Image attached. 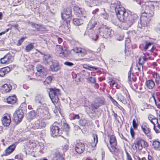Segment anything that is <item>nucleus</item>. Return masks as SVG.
Here are the masks:
<instances>
[{"mask_svg": "<svg viewBox=\"0 0 160 160\" xmlns=\"http://www.w3.org/2000/svg\"><path fill=\"white\" fill-rule=\"evenodd\" d=\"M118 5L115 7V11L117 17L119 21L121 22L120 26L121 28L127 29L135 22L134 17L131 15H128L124 8L122 7L119 2L117 1L115 2Z\"/></svg>", "mask_w": 160, "mask_h": 160, "instance_id": "obj_1", "label": "nucleus"}, {"mask_svg": "<svg viewBox=\"0 0 160 160\" xmlns=\"http://www.w3.org/2000/svg\"><path fill=\"white\" fill-rule=\"evenodd\" d=\"M36 103L40 104L36 110V113L38 116L43 119L50 118V115L46 104L44 103V98L42 95H37L35 98Z\"/></svg>", "mask_w": 160, "mask_h": 160, "instance_id": "obj_2", "label": "nucleus"}, {"mask_svg": "<svg viewBox=\"0 0 160 160\" xmlns=\"http://www.w3.org/2000/svg\"><path fill=\"white\" fill-rule=\"evenodd\" d=\"M49 95L56 108L59 110L60 109V104L58 102V97L60 96V92L59 89L56 88H50L49 89Z\"/></svg>", "mask_w": 160, "mask_h": 160, "instance_id": "obj_3", "label": "nucleus"}, {"mask_svg": "<svg viewBox=\"0 0 160 160\" xmlns=\"http://www.w3.org/2000/svg\"><path fill=\"white\" fill-rule=\"evenodd\" d=\"M44 62L45 64H48L50 62L52 63L50 66V70L56 72L59 69L58 62L57 60H53L49 55H45L43 58Z\"/></svg>", "mask_w": 160, "mask_h": 160, "instance_id": "obj_4", "label": "nucleus"}, {"mask_svg": "<svg viewBox=\"0 0 160 160\" xmlns=\"http://www.w3.org/2000/svg\"><path fill=\"white\" fill-rule=\"evenodd\" d=\"M72 10L70 8H67L63 10L61 14L62 19L67 24L69 23L72 16Z\"/></svg>", "mask_w": 160, "mask_h": 160, "instance_id": "obj_5", "label": "nucleus"}, {"mask_svg": "<svg viewBox=\"0 0 160 160\" xmlns=\"http://www.w3.org/2000/svg\"><path fill=\"white\" fill-rule=\"evenodd\" d=\"M36 68L37 72L35 73L36 76L37 77L45 78L47 74V68L40 64H38Z\"/></svg>", "mask_w": 160, "mask_h": 160, "instance_id": "obj_6", "label": "nucleus"}, {"mask_svg": "<svg viewBox=\"0 0 160 160\" xmlns=\"http://www.w3.org/2000/svg\"><path fill=\"white\" fill-rule=\"evenodd\" d=\"M109 142L112 148V149H109L110 152L114 154H116L119 152V150L116 147L117 141L114 136L112 135L110 136Z\"/></svg>", "mask_w": 160, "mask_h": 160, "instance_id": "obj_7", "label": "nucleus"}, {"mask_svg": "<svg viewBox=\"0 0 160 160\" xmlns=\"http://www.w3.org/2000/svg\"><path fill=\"white\" fill-rule=\"evenodd\" d=\"M94 102L91 104V107L94 109H97L100 106L105 104V99L102 97H97L95 98Z\"/></svg>", "mask_w": 160, "mask_h": 160, "instance_id": "obj_8", "label": "nucleus"}, {"mask_svg": "<svg viewBox=\"0 0 160 160\" xmlns=\"http://www.w3.org/2000/svg\"><path fill=\"white\" fill-rule=\"evenodd\" d=\"M34 66L32 65H29L27 66V67H25L24 69L26 70L27 74L28 75H27L26 77V79L27 80H33L34 78H32L34 75V72L33 69Z\"/></svg>", "mask_w": 160, "mask_h": 160, "instance_id": "obj_9", "label": "nucleus"}, {"mask_svg": "<svg viewBox=\"0 0 160 160\" xmlns=\"http://www.w3.org/2000/svg\"><path fill=\"white\" fill-rule=\"evenodd\" d=\"M98 29H100V31H101L102 32L101 33V35L105 38H108L111 37V34L109 29L106 26H104L102 28H98Z\"/></svg>", "mask_w": 160, "mask_h": 160, "instance_id": "obj_10", "label": "nucleus"}, {"mask_svg": "<svg viewBox=\"0 0 160 160\" xmlns=\"http://www.w3.org/2000/svg\"><path fill=\"white\" fill-rule=\"evenodd\" d=\"M98 23L96 21L92 19L91 20L87 25V29L89 31H92L93 30H92L93 28H96L95 30L97 31V32L98 33L99 32L100 33V29H98V28H100L98 27Z\"/></svg>", "mask_w": 160, "mask_h": 160, "instance_id": "obj_11", "label": "nucleus"}, {"mask_svg": "<svg viewBox=\"0 0 160 160\" xmlns=\"http://www.w3.org/2000/svg\"><path fill=\"white\" fill-rule=\"evenodd\" d=\"M76 152L78 154H81L85 150V145L81 142L77 143L75 148Z\"/></svg>", "mask_w": 160, "mask_h": 160, "instance_id": "obj_12", "label": "nucleus"}, {"mask_svg": "<svg viewBox=\"0 0 160 160\" xmlns=\"http://www.w3.org/2000/svg\"><path fill=\"white\" fill-rule=\"evenodd\" d=\"M50 130L51 135L52 137H54L61 135L59 133V128L58 126L52 125L50 127Z\"/></svg>", "mask_w": 160, "mask_h": 160, "instance_id": "obj_13", "label": "nucleus"}, {"mask_svg": "<svg viewBox=\"0 0 160 160\" xmlns=\"http://www.w3.org/2000/svg\"><path fill=\"white\" fill-rule=\"evenodd\" d=\"M71 51L75 53H78V55L82 57H84L87 54V51L85 49L79 48H75L72 49Z\"/></svg>", "mask_w": 160, "mask_h": 160, "instance_id": "obj_14", "label": "nucleus"}, {"mask_svg": "<svg viewBox=\"0 0 160 160\" xmlns=\"http://www.w3.org/2000/svg\"><path fill=\"white\" fill-rule=\"evenodd\" d=\"M20 108H18L14 113L13 120L16 124H18L20 122Z\"/></svg>", "mask_w": 160, "mask_h": 160, "instance_id": "obj_15", "label": "nucleus"}, {"mask_svg": "<svg viewBox=\"0 0 160 160\" xmlns=\"http://www.w3.org/2000/svg\"><path fill=\"white\" fill-rule=\"evenodd\" d=\"M15 148V144L10 145L6 149L5 152L2 155V156H7L10 155L14 150Z\"/></svg>", "mask_w": 160, "mask_h": 160, "instance_id": "obj_16", "label": "nucleus"}, {"mask_svg": "<svg viewBox=\"0 0 160 160\" xmlns=\"http://www.w3.org/2000/svg\"><path fill=\"white\" fill-rule=\"evenodd\" d=\"M46 125L44 122L42 120L38 119L34 123V128H41L45 127Z\"/></svg>", "mask_w": 160, "mask_h": 160, "instance_id": "obj_17", "label": "nucleus"}, {"mask_svg": "<svg viewBox=\"0 0 160 160\" xmlns=\"http://www.w3.org/2000/svg\"><path fill=\"white\" fill-rule=\"evenodd\" d=\"M142 129L148 138L149 139H151V136L150 135L151 129L147 125L141 126Z\"/></svg>", "mask_w": 160, "mask_h": 160, "instance_id": "obj_18", "label": "nucleus"}, {"mask_svg": "<svg viewBox=\"0 0 160 160\" xmlns=\"http://www.w3.org/2000/svg\"><path fill=\"white\" fill-rule=\"evenodd\" d=\"M10 122V117L8 114H7L6 116H4L2 120V123L5 126H9Z\"/></svg>", "mask_w": 160, "mask_h": 160, "instance_id": "obj_19", "label": "nucleus"}, {"mask_svg": "<svg viewBox=\"0 0 160 160\" xmlns=\"http://www.w3.org/2000/svg\"><path fill=\"white\" fill-rule=\"evenodd\" d=\"M94 30L92 31L90 30L88 31V35L93 40L95 41L97 40L98 38V33H100L99 32L98 33L97 31L95 30V31H94Z\"/></svg>", "mask_w": 160, "mask_h": 160, "instance_id": "obj_20", "label": "nucleus"}, {"mask_svg": "<svg viewBox=\"0 0 160 160\" xmlns=\"http://www.w3.org/2000/svg\"><path fill=\"white\" fill-rule=\"evenodd\" d=\"M10 71V68L8 67L2 68L0 69V76L3 77Z\"/></svg>", "mask_w": 160, "mask_h": 160, "instance_id": "obj_21", "label": "nucleus"}, {"mask_svg": "<svg viewBox=\"0 0 160 160\" xmlns=\"http://www.w3.org/2000/svg\"><path fill=\"white\" fill-rule=\"evenodd\" d=\"M12 88V86L10 85L5 84L2 86L1 89L3 93H7L10 91Z\"/></svg>", "mask_w": 160, "mask_h": 160, "instance_id": "obj_22", "label": "nucleus"}, {"mask_svg": "<svg viewBox=\"0 0 160 160\" xmlns=\"http://www.w3.org/2000/svg\"><path fill=\"white\" fill-rule=\"evenodd\" d=\"M7 102L8 104H13L16 103L17 98L15 95L9 96L7 99Z\"/></svg>", "mask_w": 160, "mask_h": 160, "instance_id": "obj_23", "label": "nucleus"}, {"mask_svg": "<svg viewBox=\"0 0 160 160\" xmlns=\"http://www.w3.org/2000/svg\"><path fill=\"white\" fill-rule=\"evenodd\" d=\"M73 9L75 13L77 16L78 17H81L82 16L83 13L82 9L79 7H75Z\"/></svg>", "mask_w": 160, "mask_h": 160, "instance_id": "obj_24", "label": "nucleus"}, {"mask_svg": "<svg viewBox=\"0 0 160 160\" xmlns=\"http://www.w3.org/2000/svg\"><path fill=\"white\" fill-rule=\"evenodd\" d=\"M116 98L118 100L123 104H126L127 103V101L125 98L120 94H117Z\"/></svg>", "mask_w": 160, "mask_h": 160, "instance_id": "obj_25", "label": "nucleus"}, {"mask_svg": "<svg viewBox=\"0 0 160 160\" xmlns=\"http://www.w3.org/2000/svg\"><path fill=\"white\" fill-rule=\"evenodd\" d=\"M145 84L147 87L149 89H152L155 86L154 82L152 80L147 81Z\"/></svg>", "mask_w": 160, "mask_h": 160, "instance_id": "obj_26", "label": "nucleus"}, {"mask_svg": "<svg viewBox=\"0 0 160 160\" xmlns=\"http://www.w3.org/2000/svg\"><path fill=\"white\" fill-rule=\"evenodd\" d=\"M83 20L80 18H75L73 19V23L76 26L80 25L83 23Z\"/></svg>", "mask_w": 160, "mask_h": 160, "instance_id": "obj_27", "label": "nucleus"}, {"mask_svg": "<svg viewBox=\"0 0 160 160\" xmlns=\"http://www.w3.org/2000/svg\"><path fill=\"white\" fill-rule=\"evenodd\" d=\"M152 146L155 150H159L160 147V142L158 141H153L152 143Z\"/></svg>", "mask_w": 160, "mask_h": 160, "instance_id": "obj_28", "label": "nucleus"}, {"mask_svg": "<svg viewBox=\"0 0 160 160\" xmlns=\"http://www.w3.org/2000/svg\"><path fill=\"white\" fill-rule=\"evenodd\" d=\"M56 52L59 54H64V52L62 49V47L59 45H57L56 47Z\"/></svg>", "mask_w": 160, "mask_h": 160, "instance_id": "obj_29", "label": "nucleus"}, {"mask_svg": "<svg viewBox=\"0 0 160 160\" xmlns=\"http://www.w3.org/2000/svg\"><path fill=\"white\" fill-rule=\"evenodd\" d=\"M132 68H131L128 73V79L129 81H135L136 80V77L131 73Z\"/></svg>", "mask_w": 160, "mask_h": 160, "instance_id": "obj_30", "label": "nucleus"}, {"mask_svg": "<svg viewBox=\"0 0 160 160\" xmlns=\"http://www.w3.org/2000/svg\"><path fill=\"white\" fill-rule=\"evenodd\" d=\"M35 113L34 111H31L28 113L26 116L27 118L28 119H32L35 117Z\"/></svg>", "mask_w": 160, "mask_h": 160, "instance_id": "obj_31", "label": "nucleus"}, {"mask_svg": "<svg viewBox=\"0 0 160 160\" xmlns=\"http://www.w3.org/2000/svg\"><path fill=\"white\" fill-rule=\"evenodd\" d=\"M147 58L144 54L143 56H141L139 59L138 64L143 65L145 62L147 60Z\"/></svg>", "mask_w": 160, "mask_h": 160, "instance_id": "obj_32", "label": "nucleus"}, {"mask_svg": "<svg viewBox=\"0 0 160 160\" xmlns=\"http://www.w3.org/2000/svg\"><path fill=\"white\" fill-rule=\"evenodd\" d=\"M55 158L56 160H63V155L58 152H57L55 153Z\"/></svg>", "mask_w": 160, "mask_h": 160, "instance_id": "obj_33", "label": "nucleus"}, {"mask_svg": "<svg viewBox=\"0 0 160 160\" xmlns=\"http://www.w3.org/2000/svg\"><path fill=\"white\" fill-rule=\"evenodd\" d=\"M31 24L32 28H36L38 31H40L42 26V25H39L33 22H31Z\"/></svg>", "mask_w": 160, "mask_h": 160, "instance_id": "obj_34", "label": "nucleus"}, {"mask_svg": "<svg viewBox=\"0 0 160 160\" xmlns=\"http://www.w3.org/2000/svg\"><path fill=\"white\" fill-rule=\"evenodd\" d=\"M92 137L93 139V142H92L91 145L92 147H95L98 142V138L97 136L95 134H93Z\"/></svg>", "mask_w": 160, "mask_h": 160, "instance_id": "obj_35", "label": "nucleus"}, {"mask_svg": "<svg viewBox=\"0 0 160 160\" xmlns=\"http://www.w3.org/2000/svg\"><path fill=\"white\" fill-rule=\"evenodd\" d=\"M27 146L29 148H34L37 146V144L33 141H29L28 142L27 144Z\"/></svg>", "mask_w": 160, "mask_h": 160, "instance_id": "obj_36", "label": "nucleus"}, {"mask_svg": "<svg viewBox=\"0 0 160 160\" xmlns=\"http://www.w3.org/2000/svg\"><path fill=\"white\" fill-rule=\"evenodd\" d=\"M6 58H7L8 62V63H11L12 61H13L14 58L9 53L7 54L6 55Z\"/></svg>", "mask_w": 160, "mask_h": 160, "instance_id": "obj_37", "label": "nucleus"}, {"mask_svg": "<svg viewBox=\"0 0 160 160\" xmlns=\"http://www.w3.org/2000/svg\"><path fill=\"white\" fill-rule=\"evenodd\" d=\"M141 141V139H140L138 140L136 142L138 148V150L139 151L141 150L143 148V146Z\"/></svg>", "mask_w": 160, "mask_h": 160, "instance_id": "obj_38", "label": "nucleus"}, {"mask_svg": "<svg viewBox=\"0 0 160 160\" xmlns=\"http://www.w3.org/2000/svg\"><path fill=\"white\" fill-rule=\"evenodd\" d=\"M34 46L32 43H30L26 46L25 50L27 52H29L33 49Z\"/></svg>", "mask_w": 160, "mask_h": 160, "instance_id": "obj_39", "label": "nucleus"}, {"mask_svg": "<svg viewBox=\"0 0 160 160\" xmlns=\"http://www.w3.org/2000/svg\"><path fill=\"white\" fill-rule=\"evenodd\" d=\"M87 80L91 83L94 84L96 82V78L94 77H89Z\"/></svg>", "mask_w": 160, "mask_h": 160, "instance_id": "obj_40", "label": "nucleus"}, {"mask_svg": "<svg viewBox=\"0 0 160 160\" xmlns=\"http://www.w3.org/2000/svg\"><path fill=\"white\" fill-rule=\"evenodd\" d=\"M62 128L64 131L67 132L69 130V127L67 123H63Z\"/></svg>", "mask_w": 160, "mask_h": 160, "instance_id": "obj_41", "label": "nucleus"}, {"mask_svg": "<svg viewBox=\"0 0 160 160\" xmlns=\"http://www.w3.org/2000/svg\"><path fill=\"white\" fill-rule=\"evenodd\" d=\"M153 129L156 133L160 132V125L158 122L157 123V126H154Z\"/></svg>", "mask_w": 160, "mask_h": 160, "instance_id": "obj_42", "label": "nucleus"}, {"mask_svg": "<svg viewBox=\"0 0 160 160\" xmlns=\"http://www.w3.org/2000/svg\"><path fill=\"white\" fill-rule=\"evenodd\" d=\"M154 78H155L156 83L158 84H160V77L157 74H156L154 75Z\"/></svg>", "mask_w": 160, "mask_h": 160, "instance_id": "obj_43", "label": "nucleus"}, {"mask_svg": "<svg viewBox=\"0 0 160 160\" xmlns=\"http://www.w3.org/2000/svg\"><path fill=\"white\" fill-rule=\"evenodd\" d=\"M0 60L1 63L2 64H8L6 55L3 58H1Z\"/></svg>", "mask_w": 160, "mask_h": 160, "instance_id": "obj_44", "label": "nucleus"}, {"mask_svg": "<svg viewBox=\"0 0 160 160\" xmlns=\"http://www.w3.org/2000/svg\"><path fill=\"white\" fill-rule=\"evenodd\" d=\"M65 26L64 27V29L63 31L66 33H69L70 32V28L68 25Z\"/></svg>", "mask_w": 160, "mask_h": 160, "instance_id": "obj_45", "label": "nucleus"}, {"mask_svg": "<svg viewBox=\"0 0 160 160\" xmlns=\"http://www.w3.org/2000/svg\"><path fill=\"white\" fill-rule=\"evenodd\" d=\"M102 11H104V12L103 13L101 14L102 16L105 19H108V14L105 12V9H102Z\"/></svg>", "mask_w": 160, "mask_h": 160, "instance_id": "obj_46", "label": "nucleus"}, {"mask_svg": "<svg viewBox=\"0 0 160 160\" xmlns=\"http://www.w3.org/2000/svg\"><path fill=\"white\" fill-rule=\"evenodd\" d=\"M141 140L142 144H143V147L144 148H147L148 146V142L142 139H141Z\"/></svg>", "mask_w": 160, "mask_h": 160, "instance_id": "obj_47", "label": "nucleus"}, {"mask_svg": "<svg viewBox=\"0 0 160 160\" xmlns=\"http://www.w3.org/2000/svg\"><path fill=\"white\" fill-rule=\"evenodd\" d=\"M68 142L65 144L64 145L62 146V150L63 151V153L66 151L68 148Z\"/></svg>", "mask_w": 160, "mask_h": 160, "instance_id": "obj_48", "label": "nucleus"}, {"mask_svg": "<svg viewBox=\"0 0 160 160\" xmlns=\"http://www.w3.org/2000/svg\"><path fill=\"white\" fill-rule=\"evenodd\" d=\"M132 125L134 128L135 129H136L137 128V127L138 126V124L137 123L135 119H134L132 121Z\"/></svg>", "mask_w": 160, "mask_h": 160, "instance_id": "obj_49", "label": "nucleus"}, {"mask_svg": "<svg viewBox=\"0 0 160 160\" xmlns=\"http://www.w3.org/2000/svg\"><path fill=\"white\" fill-rule=\"evenodd\" d=\"M137 67L139 71L141 72V71H142L143 69V65L140 64H137Z\"/></svg>", "mask_w": 160, "mask_h": 160, "instance_id": "obj_50", "label": "nucleus"}, {"mask_svg": "<svg viewBox=\"0 0 160 160\" xmlns=\"http://www.w3.org/2000/svg\"><path fill=\"white\" fill-rule=\"evenodd\" d=\"M64 64L66 66L69 67H72L74 65L73 63L69 62H65L64 63Z\"/></svg>", "mask_w": 160, "mask_h": 160, "instance_id": "obj_51", "label": "nucleus"}, {"mask_svg": "<svg viewBox=\"0 0 160 160\" xmlns=\"http://www.w3.org/2000/svg\"><path fill=\"white\" fill-rule=\"evenodd\" d=\"M125 152L126 154L127 160H132L129 154L127 151H126Z\"/></svg>", "mask_w": 160, "mask_h": 160, "instance_id": "obj_52", "label": "nucleus"}, {"mask_svg": "<svg viewBox=\"0 0 160 160\" xmlns=\"http://www.w3.org/2000/svg\"><path fill=\"white\" fill-rule=\"evenodd\" d=\"M151 45V43L150 42H147L146 43L145 46L144 47V49L146 51L148 48V47L150 46Z\"/></svg>", "mask_w": 160, "mask_h": 160, "instance_id": "obj_53", "label": "nucleus"}, {"mask_svg": "<svg viewBox=\"0 0 160 160\" xmlns=\"http://www.w3.org/2000/svg\"><path fill=\"white\" fill-rule=\"evenodd\" d=\"M24 110H23L22 109H21V110L22 111V114L21 113V119L23 117L24 114L25 113L26 111V110L27 109L26 108V106H25V107L24 108Z\"/></svg>", "mask_w": 160, "mask_h": 160, "instance_id": "obj_54", "label": "nucleus"}, {"mask_svg": "<svg viewBox=\"0 0 160 160\" xmlns=\"http://www.w3.org/2000/svg\"><path fill=\"white\" fill-rule=\"evenodd\" d=\"M150 121L153 124L154 126H155V122H156L157 123L158 122V119L157 118H155L153 119H152L150 120Z\"/></svg>", "mask_w": 160, "mask_h": 160, "instance_id": "obj_55", "label": "nucleus"}, {"mask_svg": "<svg viewBox=\"0 0 160 160\" xmlns=\"http://www.w3.org/2000/svg\"><path fill=\"white\" fill-rule=\"evenodd\" d=\"M88 70L90 71H94L97 70L98 69V68L96 67H91L89 66V67H88Z\"/></svg>", "mask_w": 160, "mask_h": 160, "instance_id": "obj_56", "label": "nucleus"}, {"mask_svg": "<svg viewBox=\"0 0 160 160\" xmlns=\"http://www.w3.org/2000/svg\"><path fill=\"white\" fill-rule=\"evenodd\" d=\"M52 80V78L51 76L48 77L46 79V81L48 83H49L51 82Z\"/></svg>", "mask_w": 160, "mask_h": 160, "instance_id": "obj_57", "label": "nucleus"}, {"mask_svg": "<svg viewBox=\"0 0 160 160\" xmlns=\"http://www.w3.org/2000/svg\"><path fill=\"white\" fill-rule=\"evenodd\" d=\"M130 132L132 137L133 138L135 135V133L134 130L132 128H131Z\"/></svg>", "mask_w": 160, "mask_h": 160, "instance_id": "obj_58", "label": "nucleus"}, {"mask_svg": "<svg viewBox=\"0 0 160 160\" xmlns=\"http://www.w3.org/2000/svg\"><path fill=\"white\" fill-rule=\"evenodd\" d=\"M111 101L114 105L117 106L119 105L118 103L114 99H112Z\"/></svg>", "mask_w": 160, "mask_h": 160, "instance_id": "obj_59", "label": "nucleus"}, {"mask_svg": "<svg viewBox=\"0 0 160 160\" xmlns=\"http://www.w3.org/2000/svg\"><path fill=\"white\" fill-rule=\"evenodd\" d=\"M80 117L78 114L75 115L72 118L73 119H79Z\"/></svg>", "mask_w": 160, "mask_h": 160, "instance_id": "obj_60", "label": "nucleus"}, {"mask_svg": "<svg viewBox=\"0 0 160 160\" xmlns=\"http://www.w3.org/2000/svg\"><path fill=\"white\" fill-rule=\"evenodd\" d=\"M12 26L15 28V29L18 30L19 31V29H18V26L17 24H15L14 25H13Z\"/></svg>", "mask_w": 160, "mask_h": 160, "instance_id": "obj_61", "label": "nucleus"}, {"mask_svg": "<svg viewBox=\"0 0 160 160\" xmlns=\"http://www.w3.org/2000/svg\"><path fill=\"white\" fill-rule=\"evenodd\" d=\"M133 146H134V149L136 150H138V146H137V144L136 143V142L134 143L133 144Z\"/></svg>", "mask_w": 160, "mask_h": 160, "instance_id": "obj_62", "label": "nucleus"}, {"mask_svg": "<svg viewBox=\"0 0 160 160\" xmlns=\"http://www.w3.org/2000/svg\"><path fill=\"white\" fill-rule=\"evenodd\" d=\"M138 160H144L145 159V158H140L139 157L137 156Z\"/></svg>", "mask_w": 160, "mask_h": 160, "instance_id": "obj_63", "label": "nucleus"}, {"mask_svg": "<svg viewBox=\"0 0 160 160\" xmlns=\"http://www.w3.org/2000/svg\"><path fill=\"white\" fill-rule=\"evenodd\" d=\"M112 115L114 116L115 118H116L117 117V114L116 113H115L114 111L112 110Z\"/></svg>", "mask_w": 160, "mask_h": 160, "instance_id": "obj_64", "label": "nucleus"}]
</instances>
